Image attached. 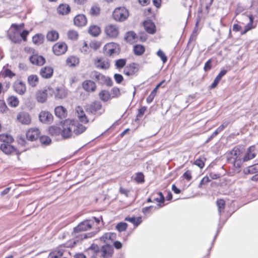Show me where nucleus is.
<instances>
[{
  "label": "nucleus",
  "mask_w": 258,
  "mask_h": 258,
  "mask_svg": "<svg viewBox=\"0 0 258 258\" xmlns=\"http://www.w3.org/2000/svg\"><path fill=\"white\" fill-rule=\"evenodd\" d=\"M54 112L55 115L59 118H65L67 115L66 109L62 106L56 107L54 109Z\"/></svg>",
  "instance_id": "b1692460"
},
{
  "label": "nucleus",
  "mask_w": 258,
  "mask_h": 258,
  "mask_svg": "<svg viewBox=\"0 0 258 258\" xmlns=\"http://www.w3.org/2000/svg\"><path fill=\"white\" fill-rule=\"evenodd\" d=\"M128 10L124 7H118L116 8L112 14L114 20L117 22H123L128 17Z\"/></svg>",
  "instance_id": "7ed1b4c3"
},
{
  "label": "nucleus",
  "mask_w": 258,
  "mask_h": 258,
  "mask_svg": "<svg viewBox=\"0 0 258 258\" xmlns=\"http://www.w3.org/2000/svg\"><path fill=\"white\" fill-rule=\"evenodd\" d=\"M104 32L108 37L115 38L118 36L119 33V27L115 24H108L105 27Z\"/></svg>",
  "instance_id": "39448f33"
},
{
  "label": "nucleus",
  "mask_w": 258,
  "mask_h": 258,
  "mask_svg": "<svg viewBox=\"0 0 258 258\" xmlns=\"http://www.w3.org/2000/svg\"><path fill=\"white\" fill-rule=\"evenodd\" d=\"M53 73V70L50 67H44L41 69L40 74L41 76L45 79L50 78Z\"/></svg>",
  "instance_id": "a211bd4d"
},
{
  "label": "nucleus",
  "mask_w": 258,
  "mask_h": 258,
  "mask_svg": "<svg viewBox=\"0 0 258 258\" xmlns=\"http://www.w3.org/2000/svg\"><path fill=\"white\" fill-rule=\"evenodd\" d=\"M134 52L136 55H142L145 52V48L142 45H136L134 47Z\"/></svg>",
  "instance_id": "c03bdc74"
},
{
  "label": "nucleus",
  "mask_w": 258,
  "mask_h": 258,
  "mask_svg": "<svg viewBox=\"0 0 258 258\" xmlns=\"http://www.w3.org/2000/svg\"><path fill=\"white\" fill-rule=\"evenodd\" d=\"M127 227V224L124 222H120L117 224L116 226V229L119 231L122 232L125 231Z\"/></svg>",
  "instance_id": "603ef678"
},
{
  "label": "nucleus",
  "mask_w": 258,
  "mask_h": 258,
  "mask_svg": "<svg viewBox=\"0 0 258 258\" xmlns=\"http://www.w3.org/2000/svg\"><path fill=\"white\" fill-rule=\"evenodd\" d=\"M36 98L38 102L42 103L45 102L47 98V90L38 91L36 94Z\"/></svg>",
  "instance_id": "bb28decb"
},
{
  "label": "nucleus",
  "mask_w": 258,
  "mask_h": 258,
  "mask_svg": "<svg viewBox=\"0 0 258 258\" xmlns=\"http://www.w3.org/2000/svg\"><path fill=\"white\" fill-rule=\"evenodd\" d=\"M3 76L4 77H9L12 78L15 76V74L13 73L10 70L6 69L3 73Z\"/></svg>",
  "instance_id": "6e6d98bb"
},
{
  "label": "nucleus",
  "mask_w": 258,
  "mask_h": 258,
  "mask_svg": "<svg viewBox=\"0 0 258 258\" xmlns=\"http://www.w3.org/2000/svg\"><path fill=\"white\" fill-rule=\"evenodd\" d=\"M39 120L44 123H51L53 120V115L47 111H42L39 115Z\"/></svg>",
  "instance_id": "ddd939ff"
},
{
  "label": "nucleus",
  "mask_w": 258,
  "mask_h": 258,
  "mask_svg": "<svg viewBox=\"0 0 258 258\" xmlns=\"http://www.w3.org/2000/svg\"><path fill=\"white\" fill-rule=\"evenodd\" d=\"M119 192L122 195H125L126 197H128L130 190L127 189L120 187L119 188Z\"/></svg>",
  "instance_id": "69168bd1"
},
{
  "label": "nucleus",
  "mask_w": 258,
  "mask_h": 258,
  "mask_svg": "<svg viewBox=\"0 0 258 258\" xmlns=\"http://www.w3.org/2000/svg\"><path fill=\"white\" fill-rule=\"evenodd\" d=\"M126 64V59H117L115 62V66L116 68L120 69L122 68L125 66Z\"/></svg>",
  "instance_id": "864d4df0"
},
{
  "label": "nucleus",
  "mask_w": 258,
  "mask_h": 258,
  "mask_svg": "<svg viewBox=\"0 0 258 258\" xmlns=\"http://www.w3.org/2000/svg\"><path fill=\"white\" fill-rule=\"evenodd\" d=\"M100 99L104 102H106L111 99L110 93L106 90H102L99 94Z\"/></svg>",
  "instance_id": "473e14b6"
},
{
  "label": "nucleus",
  "mask_w": 258,
  "mask_h": 258,
  "mask_svg": "<svg viewBox=\"0 0 258 258\" xmlns=\"http://www.w3.org/2000/svg\"><path fill=\"white\" fill-rule=\"evenodd\" d=\"M114 79L117 84H120L123 80L122 76L119 74H115L114 75Z\"/></svg>",
  "instance_id": "052dcab7"
},
{
  "label": "nucleus",
  "mask_w": 258,
  "mask_h": 258,
  "mask_svg": "<svg viewBox=\"0 0 258 258\" xmlns=\"http://www.w3.org/2000/svg\"><path fill=\"white\" fill-rule=\"evenodd\" d=\"M243 16L244 17L245 19L247 20L248 19L249 22L248 23L247 25H245L244 31L243 32H241V34H245L247 31L252 29V25L253 21V18L251 15H243Z\"/></svg>",
  "instance_id": "c85d7f7f"
},
{
  "label": "nucleus",
  "mask_w": 258,
  "mask_h": 258,
  "mask_svg": "<svg viewBox=\"0 0 258 258\" xmlns=\"http://www.w3.org/2000/svg\"><path fill=\"white\" fill-rule=\"evenodd\" d=\"M242 152L238 147H234L228 154V160L233 164L236 168H240L242 164V158L241 157Z\"/></svg>",
  "instance_id": "f03ea898"
},
{
  "label": "nucleus",
  "mask_w": 258,
  "mask_h": 258,
  "mask_svg": "<svg viewBox=\"0 0 258 258\" xmlns=\"http://www.w3.org/2000/svg\"><path fill=\"white\" fill-rule=\"evenodd\" d=\"M44 41V35L41 34H37L32 38L33 42L37 45L41 44Z\"/></svg>",
  "instance_id": "4c0bfd02"
},
{
  "label": "nucleus",
  "mask_w": 258,
  "mask_h": 258,
  "mask_svg": "<svg viewBox=\"0 0 258 258\" xmlns=\"http://www.w3.org/2000/svg\"><path fill=\"white\" fill-rule=\"evenodd\" d=\"M217 206L218 207V213L220 217L222 213L224 212L225 209V203L222 199H219L216 202Z\"/></svg>",
  "instance_id": "58836bf2"
},
{
  "label": "nucleus",
  "mask_w": 258,
  "mask_h": 258,
  "mask_svg": "<svg viewBox=\"0 0 258 258\" xmlns=\"http://www.w3.org/2000/svg\"><path fill=\"white\" fill-rule=\"evenodd\" d=\"M93 224V221L92 219L83 221L74 228L72 235L74 237H78L81 240L87 238L88 237L87 234H78V233L80 232L90 229Z\"/></svg>",
  "instance_id": "f257e3e1"
},
{
  "label": "nucleus",
  "mask_w": 258,
  "mask_h": 258,
  "mask_svg": "<svg viewBox=\"0 0 258 258\" xmlns=\"http://www.w3.org/2000/svg\"><path fill=\"white\" fill-rule=\"evenodd\" d=\"M157 195H158L157 197H155L153 198V201L157 202L158 203L157 204V206L158 207L160 206V204L163 203L165 201V198L161 192H159L157 193Z\"/></svg>",
  "instance_id": "49530a36"
},
{
  "label": "nucleus",
  "mask_w": 258,
  "mask_h": 258,
  "mask_svg": "<svg viewBox=\"0 0 258 258\" xmlns=\"http://www.w3.org/2000/svg\"><path fill=\"white\" fill-rule=\"evenodd\" d=\"M62 127L61 135L63 139L75 137L73 129L72 120H66L63 122Z\"/></svg>",
  "instance_id": "20e7f679"
},
{
  "label": "nucleus",
  "mask_w": 258,
  "mask_h": 258,
  "mask_svg": "<svg viewBox=\"0 0 258 258\" xmlns=\"http://www.w3.org/2000/svg\"><path fill=\"white\" fill-rule=\"evenodd\" d=\"M0 148L6 154H11L15 151V148L11 145V143H3Z\"/></svg>",
  "instance_id": "a878e982"
},
{
  "label": "nucleus",
  "mask_w": 258,
  "mask_h": 258,
  "mask_svg": "<svg viewBox=\"0 0 258 258\" xmlns=\"http://www.w3.org/2000/svg\"><path fill=\"white\" fill-rule=\"evenodd\" d=\"M143 24L145 29L148 33L154 34L155 32V26L151 20L145 21Z\"/></svg>",
  "instance_id": "393cba45"
},
{
  "label": "nucleus",
  "mask_w": 258,
  "mask_h": 258,
  "mask_svg": "<svg viewBox=\"0 0 258 258\" xmlns=\"http://www.w3.org/2000/svg\"><path fill=\"white\" fill-rule=\"evenodd\" d=\"M10 39L15 43H19L21 41L19 33L15 32H11L8 35Z\"/></svg>",
  "instance_id": "f704fd0d"
},
{
  "label": "nucleus",
  "mask_w": 258,
  "mask_h": 258,
  "mask_svg": "<svg viewBox=\"0 0 258 258\" xmlns=\"http://www.w3.org/2000/svg\"><path fill=\"white\" fill-rule=\"evenodd\" d=\"M14 91L19 95H23L26 91L25 84L21 81H16L13 85Z\"/></svg>",
  "instance_id": "f8f14e48"
},
{
  "label": "nucleus",
  "mask_w": 258,
  "mask_h": 258,
  "mask_svg": "<svg viewBox=\"0 0 258 258\" xmlns=\"http://www.w3.org/2000/svg\"><path fill=\"white\" fill-rule=\"evenodd\" d=\"M136 38V34L134 31H129L126 33L124 36L125 40L131 43L135 41Z\"/></svg>",
  "instance_id": "e433bc0d"
},
{
  "label": "nucleus",
  "mask_w": 258,
  "mask_h": 258,
  "mask_svg": "<svg viewBox=\"0 0 258 258\" xmlns=\"http://www.w3.org/2000/svg\"><path fill=\"white\" fill-rule=\"evenodd\" d=\"M228 122H225L219 126L216 130L212 134L211 138H213L216 136L219 133L222 132L228 125Z\"/></svg>",
  "instance_id": "a18cd8bd"
},
{
  "label": "nucleus",
  "mask_w": 258,
  "mask_h": 258,
  "mask_svg": "<svg viewBox=\"0 0 258 258\" xmlns=\"http://www.w3.org/2000/svg\"><path fill=\"white\" fill-rule=\"evenodd\" d=\"M76 114L77 116L80 121L83 123H88L89 120L86 116L84 111L82 107L78 106L75 108Z\"/></svg>",
  "instance_id": "2eb2a0df"
},
{
  "label": "nucleus",
  "mask_w": 258,
  "mask_h": 258,
  "mask_svg": "<svg viewBox=\"0 0 258 258\" xmlns=\"http://www.w3.org/2000/svg\"><path fill=\"white\" fill-rule=\"evenodd\" d=\"M87 20L84 15H78L74 19V24L78 27H83L87 24Z\"/></svg>",
  "instance_id": "6ab92c4d"
},
{
  "label": "nucleus",
  "mask_w": 258,
  "mask_h": 258,
  "mask_svg": "<svg viewBox=\"0 0 258 258\" xmlns=\"http://www.w3.org/2000/svg\"><path fill=\"white\" fill-rule=\"evenodd\" d=\"M85 109L86 112L89 114L95 115L98 113V115H100L102 113V112L98 113V111L102 109V104L99 101H94L91 104L87 105Z\"/></svg>",
  "instance_id": "0eeeda50"
},
{
  "label": "nucleus",
  "mask_w": 258,
  "mask_h": 258,
  "mask_svg": "<svg viewBox=\"0 0 258 258\" xmlns=\"http://www.w3.org/2000/svg\"><path fill=\"white\" fill-rule=\"evenodd\" d=\"M126 67L133 76L136 74L139 71V65L136 63H132Z\"/></svg>",
  "instance_id": "ea45409f"
},
{
  "label": "nucleus",
  "mask_w": 258,
  "mask_h": 258,
  "mask_svg": "<svg viewBox=\"0 0 258 258\" xmlns=\"http://www.w3.org/2000/svg\"><path fill=\"white\" fill-rule=\"evenodd\" d=\"M71 11L70 7L67 4H60L57 9L58 13L60 15H67Z\"/></svg>",
  "instance_id": "cd10ccee"
},
{
  "label": "nucleus",
  "mask_w": 258,
  "mask_h": 258,
  "mask_svg": "<svg viewBox=\"0 0 258 258\" xmlns=\"http://www.w3.org/2000/svg\"><path fill=\"white\" fill-rule=\"evenodd\" d=\"M73 129L75 136L82 134L86 130V127L77 121L72 120Z\"/></svg>",
  "instance_id": "4468645a"
},
{
  "label": "nucleus",
  "mask_w": 258,
  "mask_h": 258,
  "mask_svg": "<svg viewBox=\"0 0 258 258\" xmlns=\"http://www.w3.org/2000/svg\"><path fill=\"white\" fill-rule=\"evenodd\" d=\"M88 32L92 36L96 37L100 34L101 29L98 26L92 25L89 28Z\"/></svg>",
  "instance_id": "7c9ffc66"
},
{
  "label": "nucleus",
  "mask_w": 258,
  "mask_h": 258,
  "mask_svg": "<svg viewBox=\"0 0 258 258\" xmlns=\"http://www.w3.org/2000/svg\"><path fill=\"white\" fill-rule=\"evenodd\" d=\"M244 171L245 174H254L258 172V163L248 167Z\"/></svg>",
  "instance_id": "a19ab883"
},
{
  "label": "nucleus",
  "mask_w": 258,
  "mask_h": 258,
  "mask_svg": "<svg viewBox=\"0 0 258 258\" xmlns=\"http://www.w3.org/2000/svg\"><path fill=\"white\" fill-rule=\"evenodd\" d=\"M256 156V152H255V148L254 146L249 147L246 152L242 158V163L243 162L248 161L253 158H254Z\"/></svg>",
  "instance_id": "dca6fc26"
},
{
  "label": "nucleus",
  "mask_w": 258,
  "mask_h": 258,
  "mask_svg": "<svg viewBox=\"0 0 258 258\" xmlns=\"http://www.w3.org/2000/svg\"><path fill=\"white\" fill-rule=\"evenodd\" d=\"M59 37L58 33L55 30H52L48 32L46 35L47 40L49 41H55Z\"/></svg>",
  "instance_id": "c756f323"
},
{
  "label": "nucleus",
  "mask_w": 258,
  "mask_h": 258,
  "mask_svg": "<svg viewBox=\"0 0 258 258\" xmlns=\"http://www.w3.org/2000/svg\"><path fill=\"white\" fill-rule=\"evenodd\" d=\"M17 119L22 124H28L31 122V118L28 113L21 112L17 116Z\"/></svg>",
  "instance_id": "5701e85b"
},
{
  "label": "nucleus",
  "mask_w": 258,
  "mask_h": 258,
  "mask_svg": "<svg viewBox=\"0 0 258 258\" xmlns=\"http://www.w3.org/2000/svg\"><path fill=\"white\" fill-rule=\"evenodd\" d=\"M100 43L97 41H92L90 43L91 48L94 50H97L100 47Z\"/></svg>",
  "instance_id": "680f3d73"
},
{
  "label": "nucleus",
  "mask_w": 258,
  "mask_h": 258,
  "mask_svg": "<svg viewBox=\"0 0 258 258\" xmlns=\"http://www.w3.org/2000/svg\"><path fill=\"white\" fill-rule=\"evenodd\" d=\"M116 234L112 232L105 233L100 237V240L104 243H108L112 242L116 239Z\"/></svg>",
  "instance_id": "412c9836"
},
{
  "label": "nucleus",
  "mask_w": 258,
  "mask_h": 258,
  "mask_svg": "<svg viewBox=\"0 0 258 258\" xmlns=\"http://www.w3.org/2000/svg\"><path fill=\"white\" fill-rule=\"evenodd\" d=\"M104 84L106 85L107 86H111L113 84V82L109 77L105 76Z\"/></svg>",
  "instance_id": "338daca9"
},
{
  "label": "nucleus",
  "mask_w": 258,
  "mask_h": 258,
  "mask_svg": "<svg viewBox=\"0 0 258 258\" xmlns=\"http://www.w3.org/2000/svg\"><path fill=\"white\" fill-rule=\"evenodd\" d=\"M28 82L31 87H35L38 83V77L37 75H31L28 77Z\"/></svg>",
  "instance_id": "c9c22d12"
},
{
  "label": "nucleus",
  "mask_w": 258,
  "mask_h": 258,
  "mask_svg": "<svg viewBox=\"0 0 258 258\" xmlns=\"http://www.w3.org/2000/svg\"><path fill=\"white\" fill-rule=\"evenodd\" d=\"M103 51L106 55L112 56L113 54H118L120 52V48L118 44L111 42L104 46Z\"/></svg>",
  "instance_id": "423d86ee"
},
{
  "label": "nucleus",
  "mask_w": 258,
  "mask_h": 258,
  "mask_svg": "<svg viewBox=\"0 0 258 258\" xmlns=\"http://www.w3.org/2000/svg\"><path fill=\"white\" fill-rule=\"evenodd\" d=\"M14 141L13 137L7 134L0 135V141L3 143H12Z\"/></svg>",
  "instance_id": "79ce46f5"
},
{
  "label": "nucleus",
  "mask_w": 258,
  "mask_h": 258,
  "mask_svg": "<svg viewBox=\"0 0 258 258\" xmlns=\"http://www.w3.org/2000/svg\"><path fill=\"white\" fill-rule=\"evenodd\" d=\"M111 98H118L120 95V90L117 87H113L110 92Z\"/></svg>",
  "instance_id": "09e8293b"
},
{
  "label": "nucleus",
  "mask_w": 258,
  "mask_h": 258,
  "mask_svg": "<svg viewBox=\"0 0 258 258\" xmlns=\"http://www.w3.org/2000/svg\"><path fill=\"white\" fill-rule=\"evenodd\" d=\"M125 220L134 224L135 226H138L142 222L141 217H126Z\"/></svg>",
  "instance_id": "37998d69"
},
{
  "label": "nucleus",
  "mask_w": 258,
  "mask_h": 258,
  "mask_svg": "<svg viewBox=\"0 0 258 258\" xmlns=\"http://www.w3.org/2000/svg\"><path fill=\"white\" fill-rule=\"evenodd\" d=\"M68 37L71 40H77L78 37V33L75 30H70L68 32Z\"/></svg>",
  "instance_id": "8fccbe9b"
},
{
  "label": "nucleus",
  "mask_w": 258,
  "mask_h": 258,
  "mask_svg": "<svg viewBox=\"0 0 258 258\" xmlns=\"http://www.w3.org/2000/svg\"><path fill=\"white\" fill-rule=\"evenodd\" d=\"M195 164L199 167L200 168H202L205 165L204 161L201 158L197 159L195 161Z\"/></svg>",
  "instance_id": "bf43d9fd"
},
{
  "label": "nucleus",
  "mask_w": 258,
  "mask_h": 258,
  "mask_svg": "<svg viewBox=\"0 0 258 258\" xmlns=\"http://www.w3.org/2000/svg\"><path fill=\"white\" fill-rule=\"evenodd\" d=\"M40 134V131L38 128H31L27 131L26 137L29 141H33L38 139Z\"/></svg>",
  "instance_id": "f3484780"
},
{
  "label": "nucleus",
  "mask_w": 258,
  "mask_h": 258,
  "mask_svg": "<svg viewBox=\"0 0 258 258\" xmlns=\"http://www.w3.org/2000/svg\"><path fill=\"white\" fill-rule=\"evenodd\" d=\"M79 59L77 57L71 56L66 60V63L69 67H74L78 64Z\"/></svg>",
  "instance_id": "72a5a7b5"
},
{
  "label": "nucleus",
  "mask_w": 258,
  "mask_h": 258,
  "mask_svg": "<svg viewBox=\"0 0 258 258\" xmlns=\"http://www.w3.org/2000/svg\"><path fill=\"white\" fill-rule=\"evenodd\" d=\"M95 66L101 70H107L110 67V61L107 59L99 57L94 61Z\"/></svg>",
  "instance_id": "1a4fd4ad"
},
{
  "label": "nucleus",
  "mask_w": 258,
  "mask_h": 258,
  "mask_svg": "<svg viewBox=\"0 0 258 258\" xmlns=\"http://www.w3.org/2000/svg\"><path fill=\"white\" fill-rule=\"evenodd\" d=\"M7 109V106H6L5 102L3 100H0V111L2 112H4Z\"/></svg>",
  "instance_id": "774afa93"
},
{
  "label": "nucleus",
  "mask_w": 258,
  "mask_h": 258,
  "mask_svg": "<svg viewBox=\"0 0 258 258\" xmlns=\"http://www.w3.org/2000/svg\"><path fill=\"white\" fill-rule=\"evenodd\" d=\"M157 55L161 58V59H162V60L163 61V62L164 63H165V62H166L167 59V57L165 55V54H164V53L160 49H159L157 52Z\"/></svg>",
  "instance_id": "13d9d810"
},
{
  "label": "nucleus",
  "mask_w": 258,
  "mask_h": 258,
  "mask_svg": "<svg viewBox=\"0 0 258 258\" xmlns=\"http://www.w3.org/2000/svg\"><path fill=\"white\" fill-rule=\"evenodd\" d=\"M30 61L32 64L38 66H42L45 62V58L43 56L37 54L31 56Z\"/></svg>",
  "instance_id": "aec40b11"
},
{
  "label": "nucleus",
  "mask_w": 258,
  "mask_h": 258,
  "mask_svg": "<svg viewBox=\"0 0 258 258\" xmlns=\"http://www.w3.org/2000/svg\"><path fill=\"white\" fill-rule=\"evenodd\" d=\"M29 34V32L27 30H23L21 33H19L20 35V39H22L24 41L27 40V36Z\"/></svg>",
  "instance_id": "0e129e2a"
},
{
  "label": "nucleus",
  "mask_w": 258,
  "mask_h": 258,
  "mask_svg": "<svg viewBox=\"0 0 258 258\" xmlns=\"http://www.w3.org/2000/svg\"><path fill=\"white\" fill-rule=\"evenodd\" d=\"M82 85L83 89L89 93L95 92L97 88L95 83L90 80L84 81Z\"/></svg>",
  "instance_id": "9b49d317"
},
{
  "label": "nucleus",
  "mask_w": 258,
  "mask_h": 258,
  "mask_svg": "<svg viewBox=\"0 0 258 258\" xmlns=\"http://www.w3.org/2000/svg\"><path fill=\"white\" fill-rule=\"evenodd\" d=\"M134 180L138 183H143L145 181V176L142 172H137L136 174Z\"/></svg>",
  "instance_id": "de8ad7c7"
},
{
  "label": "nucleus",
  "mask_w": 258,
  "mask_h": 258,
  "mask_svg": "<svg viewBox=\"0 0 258 258\" xmlns=\"http://www.w3.org/2000/svg\"><path fill=\"white\" fill-rule=\"evenodd\" d=\"M68 46L64 42H58L54 44L52 47L54 53L56 55L64 54L67 50Z\"/></svg>",
  "instance_id": "9d476101"
},
{
  "label": "nucleus",
  "mask_w": 258,
  "mask_h": 258,
  "mask_svg": "<svg viewBox=\"0 0 258 258\" xmlns=\"http://www.w3.org/2000/svg\"><path fill=\"white\" fill-rule=\"evenodd\" d=\"M63 254V252L61 250L55 251L49 255L50 258H61Z\"/></svg>",
  "instance_id": "4d7b16f0"
},
{
  "label": "nucleus",
  "mask_w": 258,
  "mask_h": 258,
  "mask_svg": "<svg viewBox=\"0 0 258 258\" xmlns=\"http://www.w3.org/2000/svg\"><path fill=\"white\" fill-rule=\"evenodd\" d=\"M7 101L8 105L12 107H16L19 104V100L18 98L15 96H11L9 97Z\"/></svg>",
  "instance_id": "2f4dec72"
},
{
  "label": "nucleus",
  "mask_w": 258,
  "mask_h": 258,
  "mask_svg": "<svg viewBox=\"0 0 258 258\" xmlns=\"http://www.w3.org/2000/svg\"><path fill=\"white\" fill-rule=\"evenodd\" d=\"M55 97L57 99H63L67 95V90L62 87H57L53 91Z\"/></svg>",
  "instance_id": "4be33fe9"
},
{
  "label": "nucleus",
  "mask_w": 258,
  "mask_h": 258,
  "mask_svg": "<svg viewBox=\"0 0 258 258\" xmlns=\"http://www.w3.org/2000/svg\"><path fill=\"white\" fill-rule=\"evenodd\" d=\"M105 78V76L99 73L96 81L100 84H104Z\"/></svg>",
  "instance_id": "e2e57ef3"
},
{
  "label": "nucleus",
  "mask_w": 258,
  "mask_h": 258,
  "mask_svg": "<svg viewBox=\"0 0 258 258\" xmlns=\"http://www.w3.org/2000/svg\"><path fill=\"white\" fill-rule=\"evenodd\" d=\"M113 251V247L111 245L107 244L101 247L99 252L100 253V256L102 258H112Z\"/></svg>",
  "instance_id": "6e6552de"
},
{
  "label": "nucleus",
  "mask_w": 258,
  "mask_h": 258,
  "mask_svg": "<svg viewBox=\"0 0 258 258\" xmlns=\"http://www.w3.org/2000/svg\"><path fill=\"white\" fill-rule=\"evenodd\" d=\"M40 143L45 146L49 145L51 142V140L48 136H41L39 138Z\"/></svg>",
  "instance_id": "3c124183"
},
{
  "label": "nucleus",
  "mask_w": 258,
  "mask_h": 258,
  "mask_svg": "<svg viewBox=\"0 0 258 258\" xmlns=\"http://www.w3.org/2000/svg\"><path fill=\"white\" fill-rule=\"evenodd\" d=\"M100 13V9L99 7L94 6L91 7L90 10V14L93 16H97Z\"/></svg>",
  "instance_id": "5fc2aeb1"
}]
</instances>
